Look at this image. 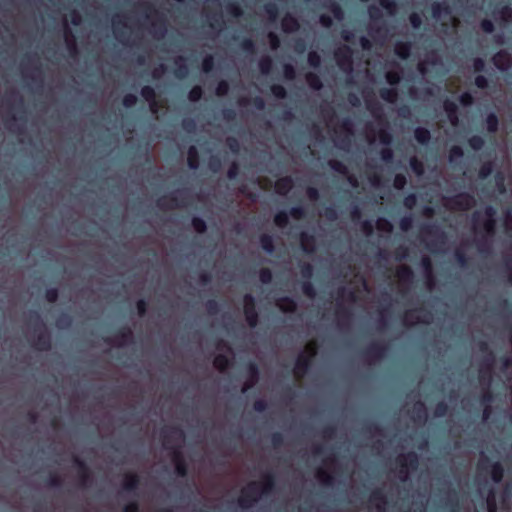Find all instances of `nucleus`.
I'll use <instances>...</instances> for the list:
<instances>
[{"label": "nucleus", "mask_w": 512, "mask_h": 512, "mask_svg": "<svg viewBox=\"0 0 512 512\" xmlns=\"http://www.w3.org/2000/svg\"><path fill=\"white\" fill-rule=\"evenodd\" d=\"M454 257L460 267L465 268L468 266L469 258L463 250L456 249L454 252Z\"/></svg>", "instance_id": "nucleus-50"}, {"label": "nucleus", "mask_w": 512, "mask_h": 512, "mask_svg": "<svg viewBox=\"0 0 512 512\" xmlns=\"http://www.w3.org/2000/svg\"><path fill=\"white\" fill-rule=\"evenodd\" d=\"M308 64L313 68H319L321 65V57L316 51H310L307 56Z\"/></svg>", "instance_id": "nucleus-58"}, {"label": "nucleus", "mask_w": 512, "mask_h": 512, "mask_svg": "<svg viewBox=\"0 0 512 512\" xmlns=\"http://www.w3.org/2000/svg\"><path fill=\"white\" fill-rule=\"evenodd\" d=\"M300 243L302 250L306 253H313L315 251V237L314 235L302 232L300 234Z\"/></svg>", "instance_id": "nucleus-24"}, {"label": "nucleus", "mask_w": 512, "mask_h": 512, "mask_svg": "<svg viewBox=\"0 0 512 512\" xmlns=\"http://www.w3.org/2000/svg\"><path fill=\"white\" fill-rule=\"evenodd\" d=\"M412 43L409 41H398L394 46L395 55L401 60H407L411 54Z\"/></svg>", "instance_id": "nucleus-19"}, {"label": "nucleus", "mask_w": 512, "mask_h": 512, "mask_svg": "<svg viewBox=\"0 0 512 512\" xmlns=\"http://www.w3.org/2000/svg\"><path fill=\"white\" fill-rule=\"evenodd\" d=\"M449 410V406L444 401H439L434 408V415L436 417H444Z\"/></svg>", "instance_id": "nucleus-62"}, {"label": "nucleus", "mask_w": 512, "mask_h": 512, "mask_svg": "<svg viewBox=\"0 0 512 512\" xmlns=\"http://www.w3.org/2000/svg\"><path fill=\"white\" fill-rule=\"evenodd\" d=\"M315 354V348H311L309 353L302 352L298 355L294 367V373L297 377H301L309 371Z\"/></svg>", "instance_id": "nucleus-9"}, {"label": "nucleus", "mask_w": 512, "mask_h": 512, "mask_svg": "<svg viewBox=\"0 0 512 512\" xmlns=\"http://www.w3.org/2000/svg\"><path fill=\"white\" fill-rule=\"evenodd\" d=\"M431 10L434 18H439L443 13H450V7L443 2H434L431 5Z\"/></svg>", "instance_id": "nucleus-35"}, {"label": "nucleus", "mask_w": 512, "mask_h": 512, "mask_svg": "<svg viewBox=\"0 0 512 512\" xmlns=\"http://www.w3.org/2000/svg\"><path fill=\"white\" fill-rule=\"evenodd\" d=\"M314 268L310 263H303L300 266V273L302 278L305 280H310L313 276Z\"/></svg>", "instance_id": "nucleus-61"}, {"label": "nucleus", "mask_w": 512, "mask_h": 512, "mask_svg": "<svg viewBox=\"0 0 512 512\" xmlns=\"http://www.w3.org/2000/svg\"><path fill=\"white\" fill-rule=\"evenodd\" d=\"M453 206L460 211H468L475 205V198L472 194L461 192L451 198Z\"/></svg>", "instance_id": "nucleus-11"}, {"label": "nucleus", "mask_w": 512, "mask_h": 512, "mask_svg": "<svg viewBox=\"0 0 512 512\" xmlns=\"http://www.w3.org/2000/svg\"><path fill=\"white\" fill-rule=\"evenodd\" d=\"M478 469L490 473L494 483H500L504 477V468L500 462H490L488 457H483L478 463Z\"/></svg>", "instance_id": "nucleus-5"}, {"label": "nucleus", "mask_w": 512, "mask_h": 512, "mask_svg": "<svg viewBox=\"0 0 512 512\" xmlns=\"http://www.w3.org/2000/svg\"><path fill=\"white\" fill-rule=\"evenodd\" d=\"M244 315L247 324L251 328H255L259 322V314L256 310V301L252 294H245L244 298Z\"/></svg>", "instance_id": "nucleus-6"}, {"label": "nucleus", "mask_w": 512, "mask_h": 512, "mask_svg": "<svg viewBox=\"0 0 512 512\" xmlns=\"http://www.w3.org/2000/svg\"><path fill=\"white\" fill-rule=\"evenodd\" d=\"M443 107L451 123L456 124L458 121L457 104L454 101L446 99L443 103Z\"/></svg>", "instance_id": "nucleus-26"}, {"label": "nucleus", "mask_w": 512, "mask_h": 512, "mask_svg": "<svg viewBox=\"0 0 512 512\" xmlns=\"http://www.w3.org/2000/svg\"><path fill=\"white\" fill-rule=\"evenodd\" d=\"M414 419L418 421H425L427 419V412L425 404L421 401L417 402L413 407Z\"/></svg>", "instance_id": "nucleus-36"}, {"label": "nucleus", "mask_w": 512, "mask_h": 512, "mask_svg": "<svg viewBox=\"0 0 512 512\" xmlns=\"http://www.w3.org/2000/svg\"><path fill=\"white\" fill-rule=\"evenodd\" d=\"M301 289L305 296L308 298H314L316 296V289L310 280H304L301 283Z\"/></svg>", "instance_id": "nucleus-46"}, {"label": "nucleus", "mask_w": 512, "mask_h": 512, "mask_svg": "<svg viewBox=\"0 0 512 512\" xmlns=\"http://www.w3.org/2000/svg\"><path fill=\"white\" fill-rule=\"evenodd\" d=\"M414 138L421 145H427L431 139V133L427 128L417 127L414 130Z\"/></svg>", "instance_id": "nucleus-29"}, {"label": "nucleus", "mask_w": 512, "mask_h": 512, "mask_svg": "<svg viewBox=\"0 0 512 512\" xmlns=\"http://www.w3.org/2000/svg\"><path fill=\"white\" fill-rule=\"evenodd\" d=\"M399 463V478L402 481H406L408 479V470H416L419 466V456L414 451H409L406 454L400 455L397 459Z\"/></svg>", "instance_id": "nucleus-4"}, {"label": "nucleus", "mask_w": 512, "mask_h": 512, "mask_svg": "<svg viewBox=\"0 0 512 512\" xmlns=\"http://www.w3.org/2000/svg\"><path fill=\"white\" fill-rule=\"evenodd\" d=\"M30 320L34 321L35 331L41 328L37 334L33 346L39 351H49L52 347L50 335L44 330V324L41 321L40 314L37 311L30 312Z\"/></svg>", "instance_id": "nucleus-3"}, {"label": "nucleus", "mask_w": 512, "mask_h": 512, "mask_svg": "<svg viewBox=\"0 0 512 512\" xmlns=\"http://www.w3.org/2000/svg\"><path fill=\"white\" fill-rule=\"evenodd\" d=\"M270 91L278 99H285L287 97V91L281 84L271 85Z\"/></svg>", "instance_id": "nucleus-55"}, {"label": "nucleus", "mask_w": 512, "mask_h": 512, "mask_svg": "<svg viewBox=\"0 0 512 512\" xmlns=\"http://www.w3.org/2000/svg\"><path fill=\"white\" fill-rule=\"evenodd\" d=\"M386 81L391 86H396L401 81V74L398 71H388L385 74Z\"/></svg>", "instance_id": "nucleus-54"}, {"label": "nucleus", "mask_w": 512, "mask_h": 512, "mask_svg": "<svg viewBox=\"0 0 512 512\" xmlns=\"http://www.w3.org/2000/svg\"><path fill=\"white\" fill-rule=\"evenodd\" d=\"M187 165L191 170H197L200 165L199 153L196 146L192 145L187 151Z\"/></svg>", "instance_id": "nucleus-25"}, {"label": "nucleus", "mask_w": 512, "mask_h": 512, "mask_svg": "<svg viewBox=\"0 0 512 512\" xmlns=\"http://www.w3.org/2000/svg\"><path fill=\"white\" fill-rule=\"evenodd\" d=\"M174 63L176 66L174 70V75L178 79H184L185 77H187L189 73V68L188 65L186 64V59L183 56H179L174 60Z\"/></svg>", "instance_id": "nucleus-23"}, {"label": "nucleus", "mask_w": 512, "mask_h": 512, "mask_svg": "<svg viewBox=\"0 0 512 512\" xmlns=\"http://www.w3.org/2000/svg\"><path fill=\"white\" fill-rule=\"evenodd\" d=\"M495 362V355L493 351H489V353L483 359V367L479 371V380L482 383H486L488 386L490 385L492 379V370Z\"/></svg>", "instance_id": "nucleus-12"}, {"label": "nucleus", "mask_w": 512, "mask_h": 512, "mask_svg": "<svg viewBox=\"0 0 512 512\" xmlns=\"http://www.w3.org/2000/svg\"><path fill=\"white\" fill-rule=\"evenodd\" d=\"M328 165L333 171H335L339 174L346 175L348 173L347 166L339 160H336V159L329 160Z\"/></svg>", "instance_id": "nucleus-44"}, {"label": "nucleus", "mask_w": 512, "mask_h": 512, "mask_svg": "<svg viewBox=\"0 0 512 512\" xmlns=\"http://www.w3.org/2000/svg\"><path fill=\"white\" fill-rule=\"evenodd\" d=\"M275 485V475L271 472L266 473L263 476L262 483L252 481L242 489L241 495L237 500L238 505L243 509L251 508L262 496L268 495L274 491Z\"/></svg>", "instance_id": "nucleus-1"}, {"label": "nucleus", "mask_w": 512, "mask_h": 512, "mask_svg": "<svg viewBox=\"0 0 512 512\" xmlns=\"http://www.w3.org/2000/svg\"><path fill=\"white\" fill-rule=\"evenodd\" d=\"M396 276L401 283L406 284L412 283L415 277L412 268L407 265H402L398 267L396 270Z\"/></svg>", "instance_id": "nucleus-21"}, {"label": "nucleus", "mask_w": 512, "mask_h": 512, "mask_svg": "<svg viewBox=\"0 0 512 512\" xmlns=\"http://www.w3.org/2000/svg\"><path fill=\"white\" fill-rule=\"evenodd\" d=\"M213 365L220 372H224L230 366V359L224 354H218L213 360Z\"/></svg>", "instance_id": "nucleus-33"}, {"label": "nucleus", "mask_w": 512, "mask_h": 512, "mask_svg": "<svg viewBox=\"0 0 512 512\" xmlns=\"http://www.w3.org/2000/svg\"><path fill=\"white\" fill-rule=\"evenodd\" d=\"M496 218H486L483 222V229L488 236H493L496 232Z\"/></svg>", "instance_id": "nucleus-47"}, {"label": "nucleus", "mask_w": 512, "mask_h": 512, "mask_svg": "<svg viewBox=\"0 0 512 512\" xmlns=\"http://www.w3.org/2000/svg\"><path fill=\"white\" fill-rule=\"evenodd\" d=\"M140 485V477L136 473H128L124 477L122 489L129 493H135Z\"/></svg>", "instance_id": "nucleus-17"}, {"label": "nucleus", "mask_w": 512, "mask_h": 512, "mask_svg": "<svg viewBox=\"0 0 512 512\" xmlns=\"http://www.w3.org/2000/svg\"><path fill=\"white\" fill-rule=\"evenodd\" d=\"M421 266L426 274L428 281L432 282L434 280V276H433V265H432L431 259L428 256H424L421 259Z\"/></svg>", "instance_id": "nucleus-38"}, {"label": "nucleus", "mask_w": 512, "mask_h": 512, "mask_svg": "<svg viewBox=\"0 0 512 512\" xmlns=\"http://www.w3.org/2000/svg\"><path fill=\"white\" fill-rule=\"evenodd\" d=\"M334 58L338 67L343 71H351L353 65V50L344 45L334 52Z\"/></svg>", "instance_id": "nucleus-8"}, {"label": "nucleus", "mask_w": 512, "mask_h": 512, "mask_svg": "<svg viewBox=\"0 0 512 512\" xmlns=\"http://www.w3.org/2000/svg\"><path fill=\"white\" fill-rule=\"evenodd\" d=\"M305 79L311 89L316 90V91H319L322 89L323 83L321 81V78L317 74H315L313 72H309L306 74Z\"/></svg>", "instance_id": "nucleus-34"}, {"label": "nucleus", "mask_w": 512, "mask_h": 512, "mask_svg": "<svg viewBox=\"0 0 512 512\" xmlns=\"http://www.w3.org/2000/svg\"><path fill=\"white\" fill-rule=\"evenodd\" d=\"M181 126L187 133H193L196 130V121L191 117H185L182 119Z\"/></svg>", "instance_id": "nucleus-57"}, {"label": "nucleus", "mask_w": 512, "mask_h": 512, "mask_svg": "<svg viewBox=\"0 0 512 512\" xmlns=\"http://www.w3.org/2000/svg\"><path fill=\"white\" fill-rule=\"evenodd\" d=\"M379 96L382 100H384L387 103H395L398 99V91L396 88H381L379 90Z\"/></svg>", "instance_id": "nucleus-28"}, {"label": "nucleus", "mask_w": 512, "mask_h": 512, "mask_svg": "<svg viewBox=\"0 0 512 512\" xmlns=\"http://www.w3.org/2000/svg\"><path fill=\"white\" fill-rule=\"evenodd\" d=\"M408 183L407 176L403 173H398L395 175L393 180V187L396 190H403Z\"/></svg>", "instance_id": "nucleus-51"}, {"label": "nucleus", "mask_w": 512, "mask_h": 512, "mask_svg": "<svg viewBox=\"0 0 512 512\" xmlns=\"http://www.w3.org/2000/svg\"><path fill=\"white\" fill-rule=\"evenodd\" d=\"M258 66H259V69H260V72L264 75H267L271 72L272 70V67H273V61L271 59L270 56L266 55V56H263L259 62H258Z\"/></svg>", "instance_id": "nucleus-37"}, {"label": "nucleus", "mask_w": 512, "mask_h": 512, "mask_svg": "<svg viewBox=\"0 0 512 512\" xmlns=\"http://www.w3.org/2000/svg\"><path fill=\"white\" fill-rule=\"evenodd\" d=\"M261 248L268 254L275 251L274 239L269 234H262L259 238Z\"/></svg>", "instance_id": "nucleus-32"}, {"label": "nucleus", "mask_w": 512, "mask_h": 512, "mask_svg": "<svg viewBox=\"0 0 512 512\" xmlns=\"http://www.w3.org/2000/svg\"><path fill=\"white\" fill-rule=\"evenodd\" d=\"M370 501L371 502H379L381 505L377 506L378 511L385 512L384 506L387 504V498L381 489H375L374 491H372V493L370 495Z\"/></svg>", "instance_id": "nucleus-30"}, {"label": "nucleus", "mask_w": 512, "mask_h": 512, "mask_svg": "<svg viewBox=\"0 0 512 512\" xmlns=\"http://www.w3.org/2000/svg\"><path fill=\"white\" fill-rule=\"evenodd\" d=\"M493 169H494L493 162H491V161L484 162L479 168L478 177L481 180L487 179L492 174Z\"/></svg>", "instance_id": "nucleus-39"}, {"label": "nucleus", "mask_w": 512, "mask_h": 512, "mask_svg": "<svg viewBox=\"0 0 512 512\" xmlns=\"http://www.w3.org/2000/svg\"><path fill=\"white\" fill-rule=\"evenodd\" d=\"M191 224L194 230L199 234H203L207 230L206 222L200 217L194 216L191 220Z\"/></svg>", "instance_id": "nucleus-48"}, {"label": "nucleus", "mask_w": 512, "mask_h": 512, "mask_svg": "<svg viewBox=\"0 0 512 512\" xmlns=\"http://www.w3.org/2000/svg\"><path fill=\"white\" fill-rule=\"evenodd\" d=\"M409 166L411 170L418 176H421L424 173V164L416 156L410 158Z\"/></svg>", "instance_id": "nucleus-42"}, {"label": "nucleus", "mask_w": 512, "mask_h": 512, "mask_svg": "<svg viewBox=\"0 0 512 512\" xmlns=\"http://www.w3.org/2000/svg\"><path fill=\"white\" fill-rule=\"evenodd\" d=\"M387 352V346L379 342L371 343L367 348L362 351V354L372 359H382Z\"/></svg>", "instance_id": "nucleus-15"}, {"label": "nucleus", "mask_w": 512, "mask_h": 512, "mask_svg": "<svg viewBox=\"0 0 512 512\" xmlns=\"http://www.w3.org/2000/svg\"><path fill=\"white\" fill-rule=\"evenodd\" d=\"M484 138L480 135H473L468 139L469 147L474 151H479L484 147Z\"/></svg>", "instance_id": "nucleus-41"}, {"label": "nucleus", "mask_w": 512, "mask_h": 512, "mask_svg": "<svg viewBox=\"0 0 512 512\" xmlns=\"http://www.w3.org/2000/svg\"><path fill=\"white\" fill-rule=\"evenodd\" d=\"M316 477L326 486H332L334 483V477L322 468L317 470Z\"/></svg>", "instance_id": "nucleus-40"}, {"label": "nucleus", "mask_w": 512, "mask_h": 512, "mask_svg": "<svg viewBox=\"0 0 512 512\" xmlns=\"http://www.w3.org/2000/svg\"><path fill=\"white\" fill-rule=\"evenodd\" d=\"M294 186V182L291 176H284L279 178L275 182V191L277 194L285 196L287 195Z\"/></svg>", "instance_id": "nucleus-16"}, {"label": "nucleus", "mask_w": 512, "mask_h": 512, "mask_svg": "<svg viewBox=\"0 0 512 512\" xmlns=\"http://www.w3.org/2000/svg\"><path fill=\"white\" fill-rule=\"evenodd\" d=\"M464 156L463 149L458 146L454 145L449 150V161L452 164H456L459 159H461Z\"/></svg>", "instance_id": "nucleus-43"}, {"label": "nucleus", "mask_w": 512, "mask_h": 512, "mask_svg": "<svg viewBox=\"0 0 512 512\" xmlns=\"http://www.w3.org/2000/svg\"><path fill=\"white\" fill-rule=\"evenodd\" d=\"M379 4L389 14H394L397 9V3L395 0H379Z\"/></svg>", "instance_id": "nucleus-63"}, {"label": "nucleus", "mask_w": 512, "mask_h": 512, "mask_svg": "<svg viewBox=\"0 0 512 512\" xmlns=\"http://www.w3.org/2000/svg\"><path fill=\"white\" fill-rule=\"evenodd\" d=\"M277 306L282 312L285 313H294L297 310L296 301L289 296L279 298L277 301Z\"/></svg>", "instance_id": "nucleus-22"}, {"label": "nucleus", "mask_w": 512, "mask_h": 512, "mask_svg": "<svg viewBox=\"0 0 512 512\" xmlns=\"http://www.w3.org/2000/svg\"><path fill=\"white\" fill-rule=\"evenodd\" d=\"M65 36H66V43H67V47H68L69 51L71 53H76L77 47H76L75 38L72 34V31L68 27H66V29H65Z\"/></svg>", "instance_id": "nucleus-56"}, {"label": "nucleus", "mask_w": 512, "mask_h": 512, "mask_svg": "<svg viewBox=\"0 0 512 512\" xmlns=\"http://www.w3.org/2000/svg\"><path fill=\"white\" fill-rule=\"evenodd\" d=\"M486 129L489 133L495 134L499 129V118L496 113L491 112L485 118Z\"/></svg>", "instance_id": "nucleus-31"}, {"label": "nucleus", "mask_w": 512, "mask_h": 512, "mask_svg": "<svg viewBox=\"0 0 512 512\" xmlns=\"http://www.w3.org/2000/svg\"><path fill=\"white\" fill-rule=\"evenodd\" d=\"M140 94L144 98V100L150 104L151 108L157 105L156 91L152 86H143L141 88Z\"/></svg>", "instance_id": "nucleus-27"}, {"label": "nucleus", "mask_w": 512, "mask_h": 512, "mask_svg": "<svg viewBox=\"0 0 512 512\" xmlns=\"http://www.w3.org/2000/svg\"><path fill=\"white\" fill-rule=\"evenodd\" d=\"M289 216L297 220L302 219L305 217V209L302 206H294L289 213L279 211L274 216V224L279 228H286L289 224Z\"/></svg>", "instance_id": "nucleus-7"}, {"label": "nucleus", "mask_w": 512, "mask_h": 512, "mask_svg": "<svg viewBox=\"0 0 512 512\" xmlns=\"http://www.w3.org/2000/svg\"><path fill=\"white\" fill-rule=\"evenodd\" d=\"M273 275L269 268H262L259 271V280L262 284H270L272 282Z\"/></svg>", "instance_id": "nucleus-64"}, {"label": "nucleus", "mask_w": 512, "mask_h": 512, "mask_svg": "<svg viewBox=\"0 0 512 512\" xmlns=\"http://www.w3.org/2000/svg\"><path fill=\"white\" fill-rule=\"evenodd\" d=\"M240 47L242 51L246 54H255L256 53V45L255 42L251 38H245L241 41Z\"/></svg>", "instance_id": "nucleus-45"}, {"label": "nucleus", "mask_w": 512, "mask_h": 512, "mask_svg": "<svg viewBox=\"0 0 512 512\" xmlns=\"http://www.w3.org/2000/svg\"><path fill=\"white\" fill-rule=\"evenodd\" d=\"M282 29L284 32H296L300 28L299 21L293 15L287 13L281 21Z\"/></svg>", "instance_id": "nucleus-20"}, {"label": "nucleus", "mask_w": 512, "mask_h": 512, "mask_svg": "<svg viewBox=\"0 0 512 512\" xmlns=\"http://www.w3.org/2000/svg\"><path fill=\"white\" fill-rule=\"evenodd\" d=\"M73 463L77 468V476L80 486L86 487L92 480L89 466L78 456H73Z\"/></svg>", "instance_id": "nucleus-10"}, {"label": "nucleus", "mask_w": 512, "mask_h": 512, "mask_svg": "<svg viewBox=\"0 0 512 512\" xmlns=\"http://www.w3.org/2000/svg\"><path fill=\"white\" fill-rule=\"evenodd\" d=\"M368 14H369V18L373 22L379 21L383 18V13H382L381 9L375 5L369 6Z\"/></svg>", "instance_id": "nucleus-60"}, {"label": "nucleus", "mask_w": 512, "mask_h": 512, "mask_svg": "<svg viewBox=\"0 0 512 512\" xmlns=\"http://www.w3.org/2000/svg\"><path fill=\"white\" fill-rule=\"evenodd\" d=\"M161 438L163 440V446L167 450H171L172 461L175 467V472L179 477H186L188 475V465L183 456L182 451L179 447H170L169 444L174 438V436H178L182 438L184 433L182 429L178 426H172L170 428H164L161 430Z\"/></svg>", "instance_id": "nucleus-2"}, {"label": "nucleus", "mask_w": 512, "mask_h": 512, "mask_svg": "<svg viewBox=\"0 0 512 512\" xmlns=\"http://www.w3.org/2000/svg\"><path fill=\"white\" fill-rule=\"evenodd\" d=\"M225 10L233 17H240L243 14L241 6L236 2L227 3L225 6Z\"/></svg>", "instance_id": "nucleus-49"}, {"label": "nucleus", "mask_w": 512, "mask_h": 512, "mask_svg": "<svg viewBox=\"0 0 512 512\" xmlns=\"http://www.w3.org/2000/svg\"><path fill=\"white\" fill-rule=\"evenodd\" d=\"M133 339V331L130 327L123 326L116 331L113 338L107 337L104 341L108 344H116L118 346H123L128 342H131Z\"/></svg>", "instance_id": "nucleus-13"}, {"label": "nucleus", "mask_w": 512, "mask_h": 512, "mask_svg": "<svg viewBox=\"0 0 512 512\" xmlns=\"http://www.w3.org/2000/svg\"><path fill=\"white\" fill-rule=\"evenodd\" d=\"M264 10L271 20H275L279 13L278 6L272 2L265 4Z\"/></svg>", "instance_id": "nucleus-59"}, {"label": "nucleus", "mask_w": 512, "mask_h": 512, "mask_svg": "<svg viewBox=\"0 0 512 512\" xmlns=\"http://www.w3.org/2000/svg\"><path fill=\"white\" fill-rule=\"evenodd\" d=\"M56 324L60 329L69 328L72 324V318L67 313H62L56 319Z\"/></svg>", "instance_id": "nucleus-52"}, {"label": "nucleus", "mask_w": 512, "mask_h": 512, "mask_svg": "<svg viewBox=\"0 0 512 512\" xmlns=\"http://www.w3.org/2000/svg\"><path fill=\"white\" fill-rule=\"evenodd\" d=\"M203 96V89L201 86H194L188 92V99L191 102H198Z\"/></svg>", "instance_id": "nucleus-53"}, {"label": "nucleus", "mask_w": 512, "mask_h": 512, "mask_svg": "<svg viewBox=\"0 0 512 512\" xmlns=\"http://www.w3.org/2000/svg\"><path fill=\"white\" fill-rule=\"evenodd\" d=\"M248 378L243 384L242 393H246L248 390L253 388L259 381L260 370L257 363L250 361L247 364Z\"/></svg>", "instance_id": "nucleus-14"}, {"label": "nucleus", "mask_w": 512, "mask_h": 512, "mask_svg": "<svg viewBox=\"0 0 512 512\" xmlns=\"http://www.w3.org/2000/svg\"><path fill=\"white\" fill-rule=\"evenodd\" d=\"M492 60L494 65L500 70L505 69L506 67H509L512 64V57L505 50H500L497 53H495Z\"/></svg>", "instance_id": "nucleus-18"}]
</instances>
